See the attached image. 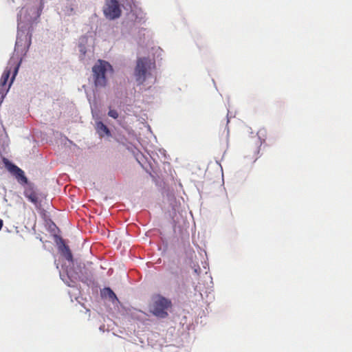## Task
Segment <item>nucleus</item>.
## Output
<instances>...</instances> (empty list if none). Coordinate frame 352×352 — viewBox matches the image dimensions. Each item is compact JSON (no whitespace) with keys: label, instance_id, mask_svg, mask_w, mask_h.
Masks as SVG:
<instances>
[{"label":"nucleus","instance_id":"nucleus-1","mask_svg":"<svg viewBox=\"0 0 352 352\" xmlns=\"http://www.w3.org/2000/svg\"><path fill=\"white\" fill-rule=\"evenodd\" d=\"M170 299L161 294H153L148 304L149 312L159 318H166L168 316V312L172 309Z\"/></svg>","mask_w":352,"mask_h":352},{"label":"nucleus","instance_id":"nucleus-2","mask_svg":"<svg viewBox=\"0 0 352 352\" xmlns=\"http://www.w3.org/2000/svg\"><path fill=\"white\" fill-rule=\"evenodd\" d=\"M113 72L112 66L107 61L98 60L92 68L94 84L96 87H104L107 85L106 73Z\"/></svg>","mask_w":352,"mask_h":352},{"label":"nucleus","instance_id":"nucleus-3","mask_svg":"<svg viewBox=\"0 0 352 352\" xmlns=\"http://www.w3.org/2000/svg\"><path fill=\"white\" fill-rule=\"evenodd\" d=\"M155 67V62L149 58L143 57L137 59L136 66L134 70L135 80L138 84H143L148 75L150 74V70Z\"/></svg>","mask_w":352,"mask_h":352},{"label":"nucleus","instance_id":"nucleus-4","mask_svg":"<svg viewBox=\"0 0 352 352\" xmlns=\"http://www.w3.org/2000/svg\"><path fill=\"white\" fill-rule=\"evenodd\" d=\"M103 13L110 20L119 18L122 13L119 2L117 0H105Z\"/></svg>","mask_w":352,"mask_h":352},{"label":"nucleus","instance_id":"nucleus-5","mask_svg":"<svg viewBox=\"0 0 352 352\" xmlns=\"http://www.w3.org/2000/svg\"><path fill=\"white\" fill-rule=\"evenodd\" d=\"M41 10H37L35 8H22L18 15V23L25 22L32 25L35 21L39 18Z\"/></svg>","mask_w":352,"mask_h":352},{"label":"nucleus","instance_id":"nucleus-6","mask_svg":"<svg viewBox=\"0 0 352 352\" xmlns=\"http://www.w3.org/2000/svg\"><path fill=\"white\" fill-rule=\"evenodd\" d=\"M10 171L15 175L17 180L21 183L27 184L28 179L25 176L24 172L20 168L15 165H12Z\"/></svg>","mask_w":352,"mask_h":352},{"label":"nucleus","instance_id":"nucleus-7","mask_svg":"<svg viewBox=\"0 0 352 352\" xmlns=\"http://www.w3.org/2000/svg\"><path fill=\"white\" fill-rule=\"evenodd\" d=\"M24 195L31 202L34 204H36L38 202V195L32 187L27 188L24 191Z\"/></svg>","mask_w":352,"mask_h":352},{"label":"nucleus","instance_id":"nucleus-8","mask_svg":"<svg viewBox=\"0 0 352 352\" xmlns=\"http://www.w3.org/2000/svg\"><path fill=\"white\" fill-rule=\"evenodd\" d=\"M96 129L98 134L102 137L104 136V135L107 136L111 135L109 129L102 122H97Z\"/></svg>","mask_w":352,"mask_h":352},{"label":"nucleus","instance_id":"nucleus-9","mask_svg":"<svg viewBox=\"0 0 352 352\" xmlns=\"http://www.w3.org/2000/svg\"><path fill=\"white\" fill-rule=\"evenodd\" d=\"M59 241H60V243L61 245H63L62 252L64 254L65 258L67 261H72L73 256H72V254L71 250H69V246H67V245L65 244V242L63 239L59 238Z\"/></svg>","mask_w":352,"mask_h":352},{"label":"nucleus","instance_id":"nucleus-10","mask_svg":"<svg viewBox=\"0 0 352 352\" xmlns=\"http://www.w3.org/2000/svg\"><path fill=\"white\" fill-rule=\"evenodd\" d=\"M180 270L179 267L176 265H173L169 267L167 270L166 276L170 279L177 278L179 275Z\"/></svg>","mask_w":352,"mask_h":352},{"label":"nucleus","instance_id":"nucleus-11","mask_svg":"<svg viewBox=\"0 0 352 352\" xmlns=\"http://www.w3.org/2000/svg\"><path fill=\"white\" fill-rule=\"evenodd\" d=\"M102 295L108 296V297L112 300H118L116 295L115 293L111 289L110 287H104L103 290L101 292Z\"/></svg>","mask_w":352,"mask_h":352},{"label":"nucleus","instance_id":"nucleus-12","mask_svg":"<svg viewBox=\"0 0 352 352\" xmlns=\"http://www.w3.org/2000/svg\"><path fill=\"white\" fill-rule=\"evenodd\" d=\"M108 115L114 119L118 118V113L117 112L116 110L114 109H110L108 112Z\"/></svg>","mask_w":352,"mask_h":352},{"label":"nucleus","instance_id":"nucleus-13","mask_svg":"<svg viewBox=\"0 0 352 352\" xmlns=\"http://www.w3.org/2000/svg\"><path fill=\"white\" fill-rule=\"evenodd\" d=\"M31 36H32V35H31V34H30V35L28 36V41H27V47H30V44H31Z\"/></svg>","mask_w":352,"mask_h":352},{"label":"nucleus","instance_id":"nucleus-14","mask_svg":"<svg viewBox=\"0 0 352 352\" xmlns=\"http://www.w3.org/2000/svg\"><path fill=\"white\" fill-rule=\"evenodd\" d=\"M194 271L196 274H199V272L201 271V269L198 265L195 266Z\"/></svg>","mask_w":352,"mask_h":352},{"label":"nucleus","instance_id":"nucleus-15","mask_svg":"<svg viewBox=\"0 0 352 352\" xmlns=\"http://www.w3.org/2000/svg\"><path fill=\"white\" fill-rule=\"evenodd\" d=\"M20 42H21V38H20L19 33H18V37H17V39L16 41V45H19Z\"/></svg>","mask_w":352,"mask_h":352},{"label":"nucleus","instance_id":"nucleus-16","mask_svg":"<svg viewBox=\"0 0 352 352\" xmlns=\"http://www.w3.org/2000/svg\"><path fill=\"white\" fill-rule=\"evenodd\" d=\"M3 225V222L2 219H0V230H1Z\"/></svg>","mask_w":352,"mask_h":352},{"label":"nucleus","instance_id":"nucleus-17","mask_svg":"<svg viewBox=\"0 0 352 352\" xmlns=\"http://www.w3.org/2000/svg\"><path fill=\"white\" fill-rule=\"evenodd\" d=\"M205 276L211 278V277L207 273L205 274Z\"/></svg>","mask_w":352,"mask_h":352}]
</instances>
